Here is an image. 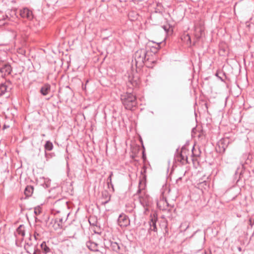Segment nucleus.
Masks as SVG:
<instances>
[{
  "mask_svg": "<svg viewBox=\"0 0 254 254\" xmlns=\"http://www.w3.org/2000/svg\"><path fill=\"white\" fill-rule=\"evenodd\" d=\"M121 100L127 110H132L137 105L135 94L133 91L128 90L121 95Z\"/></svg>",
  "mask_w": 254,
  "mask_h": 254,
  "instance_id": "obj_1",
  "label": "nucleus"
},
{
  "mask_svg": "<svg viewBox=\"0 0 254 254\" xmlns=\"http://www.w3.org/2000/svg\"><path fill=\"white\" fill-rule=\"evenodd\" d=\"M147 52L145 49H140L135 52L133 58L136 66L140 67L143 66Z\"/></svg>",
  "mask_w": 254,
  "mask_h": 254,
  "instance_id": "obj_2",
  "label": "nucleus"
},
{
  "mask_svg": "<svg viewBox=\"0 0 254 254\" xmlns=\"http://www.w3.org/2000/svg\"><path fill=\"white\" fill-rule=\"evenodd\" d=\"M64 216H59L52 219L51 224L53 225L54 229L56 230L62 229L64 224L67 219L69 213H64Z\"/></svg>",
  "mask_w": 254,
  "mask_h": 254,
  "instance_id": "obj_3",
  "label": "nucleus"
},
{
  "mask_svg": "<svg viewBox=\"0 0 254 254\" xmlns=\"http://www.w3.org/2000/svg\"><path fill=\"white\" fill-rule=\"evenodd\" d=\"M139 83L140 81L137 76H135L133 74L129 75L127 82V90L133 91L134 88L139 86Z\"/></svg>",
  "mask_w": 254,
  "mask_h": 254,
  "instance_id": "obj_4",
  "label": "nucleus"
},
{
  "mask_svg": "<svg viewBox=\"0 0 254 254\" xmlns=\"http://www.w3.org/2000/svg\"><path fill=\"white\" fill-rule=\"evenodd\" d=\"M12 68L9 63L0 61V74L2 77L10 74Z\"/></svg>",
  "mask_w": 254,
  "mask_h": 254,
  "instance_id": "obj_5",
  "label": "nucleus"
},
{
  "mask_svg": "<svg viewBox=\"0 0 254 254\" xmlns=\"http://www.w3.org/2000/svg\"><path fill=\"white\" fill-rule=\"evenodd\" d=\"M144 64L148 68H153L156 62V57L154 54L147 52V56L145 58Z\"/></svg>",
  "mask_w": 254,
  "mask_h": 254,
  "instance_id": "obj_6",
  "label": "nucleus"
},
{
  "mask_svg": "<svg viewBox=\"0 0 254 254\" xmlns=\"http://www.w3.org/2000/svg\"><path fill=\"white\" fill-rule=\"evenodd\" d=\"M229 143L228 138H222L217 143L216 151L219 153H224L225 152Z\"/></svg>",
  "mask_w": 254,
  "mask_h": 254,
  "instance_id": "obj_7",
  "label": "nucleus"
},
{
  "mask_svg": "<svg viewBox=\"0 0 254 254\" xmlns=\"http://www.w3.org/2000/svg\"><path fill=\"white\" fill-rule=\"evenodd\" d=\"M118 223L121 228H125L129 225L130 220L127 215L122 213L118 217Z\"/></svg>",
  "mask_w": 254,
  "mask_h": 254,
  "instance_id": "obj_8",
  "label": "nucleus"
},
{
  "mask_svg": "<svg viewBox=\"0 0 254 254\" xmlns=\"http://www.w3.org/2000/svg\"><path fill=\"white\" fill-rule=\"evenodd\" d=\"M188 156H185L180 152H179V148L176 150V152L174 156V161L176 163H180L181 165H185L188 163Z\"/></svg>",
  "mask_w": 254,
  "mask_h": 254,
  "instance_id": "obj_9",
  "label": "nucleus"
},
{
  "mask_svg": "<svg viewBox=\"0 0 254 254\" xmlns=\"http://www.w3.org/2000/svg\"><path fill=\"white\" fill-rule=\"evenodd\" d=\"M86 246L88 248V249L91 251L100 252L103 254L106 253V251L105 250H99V245L91 240H89L88 241L86 242Z\"/></svg>",
  "mask_w": 254,
  "mask_h": 254,
  "instance_id": "obj_10",
  "label": "nucleus"
},
{
  "mask_svg": "<svg viewBox=\"0 0 254 254\" xmlns=\"http://www.w3.org/2000/svg\"><path fill=\"white\" fill-rule=\"evenodd\" d=\"M19 15L22 18L31 20L33 18L32 11L27 7H23L19 10Z\"/></svg>",
  "mask_w": 254,
  "mask_h": 254,
  "instance_id": "obj_11",
  "label": "nucleus"
},
{
  "mask_svg": "<svg viewBox=\"0 0 254 254\" xmlns=\"http://www.w3.org/2000/svg\"><path fill=\"white\" fill-rule=\"evenodd\" d=\"M67 201L64 199H59L57 200L54 204V208L53 209V213L55 214L56 213H60L62 212L64 213L62 209H57L58 207L62 205L63 207H67Z\"/></svg>",
  "mask_w": 254,
  "mask_h": 254,
  "instance_id": "obj_12",
  "label": "nucleus"
},
{
  "mask_svg": "<svg viewBox=\"0 0 254 254\" xmlns=\"http://www.w3.org/2000/svg\"><path fill=\"white\" fill-rule=\"evenodd\" d=\"M161 194L160 197V200L157 203V206L161 207V205L163 204L164 205V207H165V206L168 207L169 206V204L167 200L166 197L164 195V192L163 189L161 190Z\"/></svg>",
  "mask_w": 254,
  "mask_h": 254,
  "instance_id": "obj_13",
  "label": "nucleus"
},
{
  "mask_svg": "<svg viewBox=\"0 0 254 254\" xmlns=\"http://www.w3.org/2000/svg\"><path fill=\"white\" fill-rule=\"evenodd\" d=\"M11 84V83L9 80L6 81L4 83L0 84V96L7 92L8 89H11V87H9Z\"/></svg>",
  "mask_w": 254,
  "mask_h": 254,
  "instance_id": "obj_14",
  "label": "nucleus"
},
{
  "mask_svg": "<svg viewBox=\"0 0 254 254\" xmlns=\"http://www.w3.org/2000/svg\"><path fill=\"white\" fill-rule=\"evenodd\" d=\"M157 221V218L155 217H151L150 220L148 222L149 228L148 229V232L151 233V231L157 232V228L156 226V222Z\"/></svg>",
  "mask_w": 254,
  "mask_h": 254,
  "instance_id": "obj_15",
  "label": "nucleus"
},
{
  "mask_svg": "<svg viewBox=\"0 0 254 254\" xmlns=\"http://www.w3.org/2000/svg\"><path fill=\"white\" fill-rule=\"evenodd\" d=\"M40 247L43 254H53L52 249L47 245L46 242H43L40 245Z\"/></svg>",
  "mask_w": 254,
  "mask_h": 254,
  "instance_id": "obj_16",
  "label": "nucleus"
},
{
  "mask_svg": "<svg viewBox=\"0 0 254 254\" xmlns=\"http://www.w3.org/2000/svg\"><path fill=\"white\" fill-rule=\"evenodd\" d=\"M51 91V85L48 83L44 84L41 88L40 92L43 96L48 95Z\"/></svg>",
  "mask_w": 254,
  "mask_h": 254,
  "instance_id": "obj_17",
  "label": "nucleus"
},
{
  "mask_svg": "<svg viewBox=\"0 0 254 254\" xmlns=\"http://www.w3.org/2000/svg\"><path fill=\"white\" fill-rule=\"evenodd\" d=\"M139 199L140 203L144 207L149 205V197L147 195L140 196L139 197Z\"/></svg>",
  "mask_w": 254,
  "mask_h": 254,
  "instance_id": "obj_18",
  "label": "nucleus"
},
{
  "mask_svg": "<svg viewBox=\"0 0 254 254\" xmlns=\"http://www.w3.org/2000/svg\"><path fill=\"white\" fill-rule=\"evenodd\" d=\"M34 191V187L32 186H27V187L25 188L24 190V194L25 195L26 197H29L31 196Z\"/></svg>",
  "mask_w": 254,
  "mask_h": 254,
  "instance_id": "obj_19",
  "label": "nucleus"
},
{
  "mask_svg": "<svg viewBox=\"0 0 254 254\" xmlns=\"http://www.w3.org/2000/svg\"><path fill=\"white\" fill-rule=\"evenodd\" d=\"M18 234L22 237H24L25 235V226L24 225L21 224L16 229V233H15V236L16 237V235Z\"/></svg>",
  "mask_w": 254,
  "mask_h": 254,
  "instance_id": "obj_20",
  "label": "nucleus"
},
{
  "mask_svg": "<svg viewBox=\"0 0 254 254\" xmlns=\"http://www.w3.org/2000/svg\"><path fill=\"white\" fill-rule=\"evenodd\" d=\"M33 244L31 242H26L24 246V248L26 253L29 254H32Z\"/></svg>",
  "mask_w": 254,
  "mask_h": 254,
  "instance_id": "obj_21",
  "label": "nucleus"
},
{
  "mask_svg": "<svg viewBox=\"0 0 254 254\" xmlns=\"http://www.w3.org/2000/svg\"><path fill=\"white\" fill-rule=\"evenodd\" d=\"M44 147L45 149V156L46 157L47 155V154L46 153V150L51 151L53 149V144L52 142L48 140L46 142V143L44 145Z\"/></svg>",
  "mask_w": 254,
  "mask_h": 254,
  "instance_id": "obj_22",
  "label": "nucleus"
},
{
  "mask_svg": "<svg viewBox=\"0 0 254 254\" xmlns=\"http://www.w3.org/2000/svg\"><path fill=\"white\" fill-rule=\"evenodd\" d=\"M110 246L113 251L119 253L120 250V246L119 244L117 242H110Z\"/></svg>",
  "mask_w": 254,
  "mask_h": 254,
  "instance_id": "obj_23",
  "label": "nucleus"
},
{
  "mask_svg": "<svg viewBox=\"0 0 254 254\" xmlns=\"http://www.w3.org/2000/svg\"><path fill=\"white\" fill-rule=\"evenodd\" d=\"M180 152L185 156H188V155L189 154V150L187 148L185 145H184L182 147L181 152Z\"/></svg>",
  "mask_w": 254,
  "mask_h": 254,
  "instance_id": "obj_24",
  "label": "nucleus"
},
{
  "mask_svg": "<svg viewBox=\"0 0 254 254\" xmlns=\"http://www.w3.org/2000/svg\"><path fill=\"white\" fill-rule=\"evenodd\" d=\"M145 187L144 184H143L141 180H139L138 185V189L137 191V193H140L141 190H143Z\"/></svg>",
  "mask_w": 254,
  "mask_h": 254,
  "instance_id": "obj_25",
  "label": "nucleus"
},
{
  "mask_svg": "<svg viewBox=\"0 0 254 254\" xmlns=\"http://www.w3.org/2000/svg\"><path fill=\"white\" fill-rule=\"evenodd\" d=\"M89 222L91 225L97 226V221L94 217H90L89 219Z\"/></svg>",
  "mask_w": 254,
  "mask_h": 254,
  "instance_id": "obj_26",
  "label": "nucleus"
},
{
  "mask_svg": "<svg viewBox=\"0 0 254 254\" xmlns=\"http://www.w3.org/2000/svg\"><path fill=\"white\" fill-rule=\"evenodd\" d=\"M196 150H195L194 146H193L192 147V148L191 149V156L192 157H198L200 156V152L198 151V153L195 152Z\"/></svg>",
  "mask_w": 254,
  "mask_h": 254,
  "instance_id": "obj_27",
  "label": "nucleus"
},
{
  "mask_svg": "<svg viewBox=\"0 0 254 254\" xmlns=\"http://www.w3.org/2000/svg\"><path fill=\"white\" fill-rule=\"evenodd\" d=\"M41 213V208L40 207L38 206L34 208V213L38 215Z\"/></svg>",
  "mask_w": 254,
  "mask_h": 254,
  "instance_id": "obj_28",
  "label": "nucleus"
},
{
  "mask_svg": "<svg viewBox=\"0 0 254 254\" xmlns=\"http://www.w3.org/2000/svg\"><path fill=\"white\" fill-rule=\"evenodd\" d=\"M146 170V167L145 166H144L143 167V170L141 171V173L143 176H142L143 179L144 180H146V176L145 175Z\"/></svg>",
  "mask_w": 254,
  "mask_h": 254,
  "instance_id": "obj_29",
  "label": "nucleus"
},
{
  "mask_svg": "<svg viewBox=\"0 0 254 254\" xmlns=\"http://www.w3.org/2000/svg\"><path fill=\"white\" fill-rule=\"evenodd\" d=\"M16 10L17 9H14V10H11V16L12 17H14V16H15L16 17H18V16L17 15V12H16Z\"/></svg>",
  "mask_w": 254,
  "mask_h": 254,
  "instance_id": "obj_30",
  "label": "nucleus"
},
{
  "mask_svg": "<svg viewBox=\"0 0 254 254\" xmlns=\"http://www.w3.org/2000/svg\"><path fill=\"white\" fill-rule=\"evenodd\" d=\"M113 175V172H111L110 173V175H109V176L108 177V179H107V182H109V183H111V182H112V177Z\"/></svg>",
  "mask_w": 254,
  "mask_h": 254,
  "instance_id": "obj_31",
  "label": "nucleus"
},
{
  "mask_svg": "<svg viewBox=\"0 0 254 254\" xmlns=\"http://www.w3.org/2000/svg\"><path fill=\"white\" fill-rule=\"evenodd\" d=\"M36 251L37 252H38V253L39 254H41V253H42V250H40L39 249H38V248H37V245H36L34 246V251Z\"/></svg>",
  "mask_w": 254,
  "mask_h": 254,
  "instance_id": "obj_32",
  "label": "nucleus"
},
{
  "mask_svg": "<svg viewBox=\"0 0 254 254\" xmlns=\"http://www.w3.org/2000/svg\"><path fill=\"white\" fill-rule=\"evenodd\" d=\"M88 82V80H87L86 81V83L85 84H82V89L84 90V91H86V85H87V83Z\"/></svg>",
  "mask_w": 254,
  "mask_h": 254,
  "instance_id": "obj_33",
  "label": "nucleus"
},
{
  "mask_svg": "<svg viewBox=\"0 0 254 254\" xmlns=\"http://www.w3.org/2000/svg\"><path fill=\"white\" fill-rule=\"evenodd\" d=\"M110 197H111V196H109V198H108L107 200H106V201H102V202H101V205H105L107 203H108V202H109V201L110 200Z\"/></svg>",
  "mask_w": 254,
  "mask_h": 254,
  "instance_id": "obj_34",
  "label": "nucleus"
},
{
  "mask_svg": "<svg viewBox=\"0 0 254 254\" xmlns=\"http://www.w3.org/2000/svg\"><path fill=\"white\" fill-rule=\"evenodd\" d=\"M107 185H108L109 188H110L111 187L112 188L113 190L114 191V185L112 183V182H111V183H109V182H107Z\"/></svg>",
  "mask_w": 254,
  "mask_h": 254,
  "instance_id": "obj_35",
  "label": "nucleus"
},
{
  "mask_svg": "<svg viewBox=\"0 0 254 254\" xmlns=\"http://www.w3.org/2000/svg\"><path fill=\"white\" fill-rule=\"evenodd\" d=\"M249 224L252 227L254 225V220H253L252 218L249 219Z\"/></svg>",
  "mask_w": 254,
  "mask_h": 254,
  "instance_id": "obj_36",
  "label": "nucleus"
},
{
  "mask_svg": "<svg viewBox=\"0 0 254 254\" xmlns=\"http://www.w3.org/2000/svg\"><path fill=\"white\" fill-rule=\"evenodd\" d=\"M9 127V125L4 124V125H3V129H6V128H7Z\"/></svg>",
  "mask_w": 254,
  "mask_h": 254,
  "instance_id": "obj_37",
  "label": "nucleus"
},
{
  "mask_svg": "<svg viewBox=\"0 0 254 254\" xmlns=\"http://www.w3.org/2000/svg\"><path fill=\"white\" fill-rule=\"evenodd\" d=\"M160 48V43L157 45V48H155V51L154 52V53L157 52L158 49Z\"/></svg>",
  "mask_w": 254,
  "mask_h": 254,
  "instance_id": "obj_38",
  "label": "nucleus"
},
{
  "mask_svg": "<svg viewBox=\"0 0 254 254\" xmlns=\"http://www.w3.org/2000/svg\"><path fill=\"white\" fill-rule=\"evenodd\" d=\"M182 177H179L177 180H176V183L177 184H178L179 183V181H180L181 180H182Z\"/></svg>",
  "mask_w": 254,
  "mask_h": 254,
  "instance_id": "obj_39",
  "label": "nucleus"
},
{
  "mask_svg": "<svg viewBox=\"0 0 254 254\" xmlns=\"http://www.w3.org/2000/svg\"><path fill=\"white\" fill-rule=\"evenodd\" d=\"M142 153H143L142 158L144 160L146 158V157H145V154H144V151H143Z\"/></svg>",
  "mask_w": 254,
  "mask_h": 254,
  "instance_id": "obj_40",
  "label": "nucleus"
},
{
  "mask_svg": "<svg viewBox=\"0 0 254 254\" xmlns=\"http://www.w3.org/2000/svg\"><path fill=\"white\" fill-rule=\"evenodd\" d=\"M165 233H168V230L167 229V226H166V227H165Z\"/></svg>",
  "mask_w": 254,
  "mask_h": 254,
  "instance_id": "obj_41",
  "label": "nucleus"
},
{
  "mask_svg": "<svg viewBox=\"0 0 254 254\" xmlns=\"http://www.w3.org/2000/svg\"><path fill=\"white\" fill-rule=\"evenodd\" d=\"M157 6H158V7H162V4L160 3H158L157 4Z\"/></svg>",
  "mask_w": 254,
  "mask_h": 254,
  "instance_id": "obj_42",
  "label": "nucleus"
},
{
  "mask_svg": "<svg viewBox=\"0 0 254 254\" xmlns=\"http://www.w3.org/2000/svg\"><path fill=\"white\" fill-rule=\"evenodd\" d=\"M202 254H211L210 252L209 253H207L205 251L203 253H202Z\"/></svg>",
  "mask_w": 254,
  "mask_h": 254,
  "instance_id": "obj_43",
  "label": "nucleus"
},
{
  "mask_svg": "<svg viewBox=\"0 0 254 254\" xmlns=\"http://www.w3.org/2000/svg\"><path fill=\"white\" fill-rule=\"evenodd\" d=\"M36 235H39V234H37V233H34V237H35V239H36Z\"/></svg>",
  "mask_w": 254,
  "mask_h": 254,
  "instance_id": "obj_44",
  "label": "nucleus"
},
{
  "mask_svg": "<svg viewBox=\"0 0 254 254\" xmlns=\"http://www.w3.org/2000/svg\"><path fill=\"white\" fill-rule=\"evenodd\" d=\"M5 18H8V16L5 15V16H3V19H5Z\"/></svg>",
  "mask_w": 254,
  "mask_h": 254,
  "instance_id": "obj_45",
  "label": "nucleus"
},
{
  "mask_svg": "<svg viewBox=\"0 0 254 254\" xmlns=\"http://www.w3.org/2000/svg\"><path fill=\"white\" fill-rule=\"evenodd\" d=\"M216 76L218 77L222 81H223V79H222V78L218 76V73H216Z\"/></svg>",
  "mask_w": 254,
  "mask_h": 254,
  "instance_id": "obj_46",
  "label": "nucleus"
},
{
  "mask_svg": "<svg viewBox=\"0 0 254 254\" xmlns=\"http://www.w3.org/2000/svg\"><path fill=\"white\" fill-rule=\"evenodd\" d=\"M238 250H239V251H241V250H242V249H241V247H238Z\"/></svg>",
  "mask_w": 254,
  "mask_h": 254,
  "instance_id": "obj_47",
  "label": "nucleus"
},
{
  "mask_svg": "<svg viewBox=\"0 0 254 254\" xmlns=\"http://www.w3.org/2000/svg\"><path fill=\"white\" fill-rule=\"evenodd\" d=\"M163 28H164V29L165 31H167V29H166V26H163Z\"/></svg>",
  "mask_w": 254,
  "mask_h": 254,
  "instance_id": "obj_48",
  "label": "nucleus"
},
{
  "mask_svg": "<svg viewBox=\"0 0 254 254\" xmlns=\"http://www.w3.org/2000/svg\"><path fill=\"white\" fill-rule=\"evenodd\" d=\"M4 23H2V20H0V25L1 24H3Z\"/></svg>",
  "mask_w": 254,
  "mask_h": 254,
  "instance_id": "obj_49",
  "label": "nucleus"
},
{
  "mask_svg": "<svg viewBox=\"0 0 254 254\" xmlns=\"http://www.w3.org/2000/svg\"><path fill=\"white\" fill-rule=\"evenodd\" d=\"M189 40H190V36H189Z\"/></svg>",
  "mask_w": 254,
  "mask_h": 254,
  "instance_id": "obj_50",
  "label": "nucleus"
},
{
  "mask_svg": "<svg viewBox=\"0 0 254 254\" xmlns=\"http://www.w3.org/2000/svg\"><path fill=\"white\" fill-rule=\"evenodd\" d=\"M45 188H48V185L46 184V187Z\"/></svg>",
  "mask_w": 254,
  "mask_h": 254,
  "instance_id": "obj_51",
  "label": "nucleus"
},
{
  "mask_svg": "<svg viewBox=\"0 0 254 254\" xmlns=\"http://www.w3.org/2000/svg\"><path fill=\"white\" fill-rule=\"evenodd\" d=\"M42 135L43 136H45V134H42Z\"/></svg>",
  "mask_w": 254,
  "mask_h": 254,
  "instance_id": "obj_52",
  "label": "nucleus"
}]
</instances>
